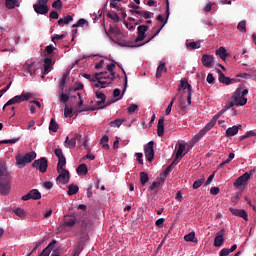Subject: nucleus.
Returning a JSON list of instances; mask_svg holds the SVG:
<instances>
[{
	"label": "nucleus",
	"mask_w": 256,
	"mask_h": 256,
	"mask_svg": "<svg viewBox=\"0 0 256 256\" xmlns=\"http://www.w3.org/2000/svg\"><path fill=\"white\" fill-rule=\"evenodd\" d=\"M67 161H58L57 173L59 176L56 178V181H59L61 185H67L69 183V172L65 169Z\"/></svg>",
	"instance_id": "f257e3e1"
},
{
	"label": "nucleus",
	"mask_w": 256,
	"mask_h": 256,
	"mask_svg": "<svg viewBox=\"0 0 256 256\" xmlns=\"http://www.w3.org/2000/svg\"><path fill=\"white\" fill-rule=\"evenodd\" d=\"M248 93H249L248 89H244V90L243 88L236 89V91L232 96L234 104L237 107H243V105H247V98L245 97V95H247Z\"/></svg>",
	"instance_id": "f03ea898"
},
{
	"label": "nucleus",
	"mask_w": 256,
	"mask_h": 256,
	"mask_svg": "<svg viewBox=\"0 0 256 256\" xmlns=\"http://www.w3.org/2000/svg\"><path fill=\"white\" fill-rule=\"evenodd\" d=\"M31 97H33V94L30 92L14 96L12 99L6 102L2 109L5 111V107H9V105H16V103H23V101H29Z\"/></svg>",
	"instance_id": "7ed1b4c3"
},
{
	"label": "nucleus",
	"mask_w": 256,
	"mask_h": 256,
	"mask_svg": "<svg viewBox=\"0 0 256 256\" xmlns=\"http://www.w3.org/2000/svg\"><path fill=\"white\" fill-rule=\"evenodd\" d=\"M49 0H37L33 5V9L37 15H47L49 13V6L47 5Z\"/></svg>",
	"instance_id": "20e7f679"
},
{
	"label": "nucleus",
	"mask_w": 256,
	"mask_h": 256,
	"mask_svg": "<svg viewBox=\"0 0 256 256\" xmlns=\"http://www.w3.org/2000/svg\"><path fill=\"white\" fill-rule=\"evenodd\" d=\"M11 176L6 178H0V194L1 195H9V191L11 189Z\"/></svg>",
	"instance_id": "39448f33"
},
{
	"label": "nucleus",
	"mask_w": 256,
	"mask_h": 256,
	"mask_svg": "<svg viewBox=\"0 0 256 256\" xmlns=\"http://www.w3.org/2000/svg\"><path fill=\"white\" fill-rule=\"evenodd\" d=\"M155 142L150 141L144 145V155L146 161H152L155 158V150L153 149Z\"/></svg>",
	"instance_id": "423d86ee"
},
{
	"label": "nucleus",
	"mask_w": 256,
	"mask_h": 256,
	"mask_svg": "<svg viewBox=\"0 0 256 256\" xmlns=\"http://www.w3.org/2000/svg\"><path fill=\"white\" fill-rule=\"evenodd\" d=\"M253 173H255V170H251L250 172H245L243 175L238 177L234 182V187L236 189H239V187H241L242 185H245V183H247V181L251 179V175H253Z\"/></svg>",
	"instance_id": "0eeeda50"
},
{
	"label": "nucleus",
	"mask_w": 256,
	"mask_h": 256,
	"mask_svg": "<svg viewBox=\"0 0 256 256\" xmlns=\"http://www.w3.org/2000/svg\"><path fill=\"white\" fill-rule=\"evenodd\" d=\"M219 117H221V115L216 114L207 124L206 126L200 130L199 132V136L203 137L204 135H206L207 133H209V131H211V129H213L217 123V120L219 119Z\"/></svg>",
	"instance_id": "6e6552de"
},
{
	"label": "nucleus",
	"mask_w": 256,
	"mask_h": 256,
	"mask_svg": "<svg viewBox=\"0 0 256 256\" xmlns=\"http://www.w3.org/2000/svg\"><path fill=\"white\" fill-rule=\"evenodd\" d=\"M219 117H221V115L216 114L207 124L206 126L200 130L199 132V136L203 137L204 135H206L207 133H209V131H211V129H213L217 123V120L219 119Z\"/></svg>",
	"instance_id": "1a4fd4ad"
},
{
	"label": "nucleus",
	"mask_w": 256,
	"mask_h": 256,
	"mask_svg": "<svg viewBox=\"0 0 256 256\" xmlns=\"http://www.w3.org/2000/svg\"><path fill=\"white\" fill-rule=\"evenodd\" d=\"M181 89L186 92L187 94V104L191 105V95H193V88L191 87V84L187 80H181Z\"/></svg>",
	"instance_id": "9d476101"
},
{
	"label": "nucleus",
	"mask_w": 256,
	"mask_h": 256,
	"mask_svg": "<svg viewBox=\"0 0 256 256\" xmlns=\"http://www.w3.org/2000/svg\"><path fill=\"white\" fill-rule=\"evenodd\" d=\"M202 65L207 69H212L215 66V57L209 54H203L201 58Z\"/></svg>",
	"instance_id": "9b49d317"
},
{
	"label": "nucleus",
	"mask_w": 256,
	"mask_h": 256,
	"mask_svg": "<svg viewBox=\"0 0 256 256\" xmlns=\"http://www.w3.org/2000/svg\"><path fill=\"white\" fill-rule=\"evenodd\" d=\"M30 199L38 201L41 199V192L37 189H32L26 195L22 196V201H29Z\"/></svg>",
	"instance_id": "f8f14e48"
},
{
	"label": "nucleus",
	"mask_w": 256,
	"mask_h": 256,
	"mask_svg": "<svg viewBox=\"0 0 256 256\" xmlns=\"http://www.w3.org/2000/svg\"><path fill=\"white\" fill-rule=\"evenodd\" d=\"M23 67L27 71V73H29L32 77H35L37 75V70L39 69L40 65L35 62H26Z\"/></svg>",
	"instance_id": "ddd939ff"
},
{
	"label": "nucleus",
	"mask_w": 256,
	"mask_h": 256,
	"mask_svg": "<svg viewBox=\"0 0 256 256\" xmlns=\"http://www.w3.org/2000/svg\"><path fill=\"white\" fill-rule=\"evenodd\" d=\"M138 36L135 39V43H139V41H144L145 37H147V31H149V26L140 25L137 28Z\"/></svg>",
	"instance_id": "4468645a"
},
{
	"label": "nucleus",
	"mask_w": 256,
	"mask_h": 256,
	"mask_svg": "<svg viewBox=\"0 0 256 256\" xmlns=\"http://www.w3.org/2000/svg\"><path fill=\"white\" fill-rule=\"evenodd\" d=\"M93 81H97L95 87H101V89H105L107 85H111L112 81H115V73L110 74V80H103V79H95Z\"/></svg>",
	"instance_id": "2eb2a0df"
},
{
	"label": "nucleus",
	"mask_w": 256,
	"mask_h": 256,
	"mask_svg": "<svg viewBox=\"0 0 256 256\" xmlns=\"http://www.w3.org/2000/svg\"><path fill=\"white\" fill-rule=\"evenodd\" d=\"M229 211L232 213V215H235V217H241L244 219V221H249V215L247 214V211L233 207H230Z\"/></svg>",
	"instance_id": "dca6fc26"
},
{
	"label": "nucleus",
	"mask_w": 256,
	"mask_h": 256,
	"mask_svg": "<svg viewBox=\"0 0 256 256\" xmlns=\"http://www.w3.org/2000/svg\"><path fill=\"white\" fill-rule=\"evenodd\" d=\"M225 228H222L220 232L217 233L214 239V247H221L225 243Z\"/></svg>",
	"instance_id": "f3484780"
},
{
	"label": "nucleus",
	"mask_w": 256,
	"mask_h": 256,
	"mask_svg": "<svg viewBox=\"0 0 256 256\" xmlns=\"http://www.w3.org/2000/svg\"><path fill=\"white\" fill-rule=\"evenodd\" d=\"M37 157V153L35 151H31L29 153H26L24 156L21 154L16 155V161H34V159Z\"/></svg>",
	"instance_id": "a211bd4d"
},
{
	"label": "nucleus",
	"mask_w": 256,
	"mask_h": 256,
	"mask_svg": "<svg viewBox=\"0 0 256 256\" xmlns=\"http://www.w3.org/2000/svg\"><path fill=\"white\" fill-rule=\"evenodd\" d=\"M32 167L34 169H38L40 173H47V167H49V164L47 161H34Z\"/></svg>",
	"instance_id": "6ab92c4d"
},
{
	"label": "nucleus",
	"mask_w": 256,
	"mask_h": 256,
	"mask_svg": "<svg viewBox=\"0 0 256 256\" xmlns=\"http://www.w3.org/2000/svg\"><path fill=\"white\" fill-rule=\"evenodd\" d=\"M11 177V172L7 168L5 161H0V179Z\"/></svg>",
	"instance_id": "aec40b11"
},
{
	"label": "nucleus",
	"mask_w": 256,
	"mask_h": 256,
	"mask_svg": "<svg viewBox=\"0 0 256 256\" xmlns=\"http://www.w3.org/2000/svg\"><path fill=\"white\" fill-rule=\"evenodd\" d=\"M217 73L219 74L218 80L220 83H223L224 85H231V83L235 82V79H231L225 76V74L220 69H217Z\"/></svg>",
	"instance_id": "412c9836"
},
{
	"label": "nucleus",
	"mask_w": 256,
	"mask_h": 256,
	"mask_svg": "<svg viewBox=\"0 0 256 256\" xmlns=\"http://www.w3.org/2000/svg\"><path fill=\"white\" fill-rule=\"evenodd\" d=\"M96 99H100V101H97L95 104V108L92 109V111H95V109H99V107H101L102 105H104L107 96H105V94L103 92H96Z\"/></svg>",
	"instance_id": "4be33fe9"
},
{
	"label": "nucleus",
	"mask_w": 256,
	"mask_h": 256,
	"mask_svg": "<svg viewBox=\"0 0 256 256\" xmlns=\"http://www.w3.org/2000/svg\"><path fill=\"white\" fill-rule=\"evenodd\" d=\"M157 135L158 137H163V135H165V118L164 117H161L158 120Z\"/></svg>",
	"instance_id": "5701e85b"
},
{
	"label": "nucleus",
	"mask_w": 256,
	"mask_h": 256,
	"mask_svg": "<svg viewBox=\"0 0 256 256\" xmlns=\"http://www.w3.org/2000/svg\"><path fill=\"white\" fill-rule=\"evenodd\" d=\"M175 165H177V162L173 161L171 165L166 167V169L162 173H160V179H162V181H165V178L167 177V175H169V173H171V171H173Z\"/></svg>",
	"instance_id": "b1692460"
},
{
	"label": "nucleus",
	"mask_w": 256,
	"mask_h": 256,
	"mask_svg": "<svg viewBox=\"0 0 256 256\" xmlns=\"http://www.w3.org/2000/svg\"><path fill=\"white\" fill-rule=\"evenodd\" d=\"M77 223V218L75 216H65L64 225L65 227H74Z\"/></svg>",
	"instance_id": "393cba45"
},
{
	"label": "nucleus",
	"mask_w": 256,
	"mask_h": 256,
	"mask_svg": "<svg viewBox=\"0 0 256 256\" xmlns=\"http://www.w3.org/2000/svg\"><path fill=\"white\" fill-rule=\"evenodd\" d=\"M163 73H167V67H165L164 62H161L157 67L156 79H161V77H163Z\"/></svg>",
	"instance_id": "a878e982"
},
{
	"label": "nucleus",
	"mask_w": 256,
	"mask_h": 256,
	"mask_svg": "<svg viewBox=\"0 0 256 256\" xmlns=\"http://www.w3.org/2000/svg\"><path fill=\"white\" fill-rule=\"evenodd\" d=\"M241 125L232 126L226 130V137H235L239 133V128Z\"/></svg>",
	"instance_id": "bb28decb"
},
{
	"label": "nucleus",
	"mask_w": 256,
	"mask_h": 256,
	"mask_svg": "<svg viewBox=\"0 0 256 256\" xmlns=\"http://www.w3.org/2000/svg\"><path fill=\"white\" fill-rule=\"evenodd\" d=\"M216 55H218V57L220 59H222V61H225L227 59V49H225V47L221 46L220 48H218L215 51Z\"/></svg>",
	"instance_id": "cd10ccee"
},
{
	"label": "nucleus",
	"mask_w": 256,
	"mask_h": 256,
	"mask_svg": "<svg viewBox=\"0 0 256 256\" xmlns=\"http://www.w3.org/2000/svg\"><path fill=\"white\" fill-rule=\"evenodd\" d=\"M53 67V60L51 58H45L44 59V75H47L49 73V69Z\"/></svg>",
	"instance_id": "c85d7f7f"
},
{
	"label": "nucleus",
	"mask_w": 256,
	"mask_h": 256,
	"mask_svg": "<svg viewBox=\"0 0 256 256\" xmlns=\"http://www.w3.org/2000/svg\"><path fill=\"white\" fill-rule=\"evenodd\" d=\"M184 240L187 241L188 243H199V240L197 237H195V232H190L189 234H186L184 236Z\"/></svg>",
	"instance_id": "c756f323"
},
{
	"label": "nucleus",
	"mask_w": 256,
	"mask_h": 256,
	"mask_svg": "<svg viewBox=\"0 0 256 256\" xmlns=\"http://www.w3.org/2000/svg\"><path fill=\"white\" fill-rule=\"evenodd\" d=\"M184 151H185V144H179L178 149L176 151L174 161H177L179 159H183V152Z\"/></svg>",
	"instance_id": "7c9ffc66"
},
{
	"label": "nucleus",
	"mask_w": 256,
	"mask_h": 256,
	"mask_svg": "<svg viewBox=\"0 0 256 256\" xmlns=\"http://www.w3.org/2000/svg\"><path fill=\"white\" fill-rule=\"evenodd\" d=\"M5 6L7 9H15L16 7H19V1L18 0H5Z\"/></svg>",
	"instance_id": "2f4dec72"
},
{
	"label": "nucleus",
	"mask_w": 256,
	"mask_h": 256,
	"mask_svg": "<svg viewBox=\"0 0 256 256\" xmlns=\"http://www.w3.org/2000/svg\"><path fill=\"white\" fill-rule=\"evenodd\" d=\"M71 21H73V16L67 15L58 20V25H69V23H71Z\"/></svg>",
	"instance_id": "473e14b6"
},
{
	"label": "nucleus",
	"mask_w": 256,
	"mask_h": 256,
	"mask_svg": "<svg viewBox=\"0 0 256 256\" xmlns=\"http://www.w3.org/2000/svg\"><path fill=\"white\" fill-rule=\"evenodd\" d=\"M76 172H77L78 175H87L89 170L87 169V165L86 164H80L77 167Z\"/></svg>",
	"instance_id": "72a5a7b5"
},
{
	"label": "nucleus",
	"mask_w": 256,
	"mask_h": 256,
	"mask_svg": "<svg viewBox=\"0 0 256 256\" xmlns=\"http://www.w3.org/2000/svg\"><path fill=\"white\" fill-rule=\"evenodd\" d=\"M94 79H105V80H110L111 79V73L109 72V74L107 72H100V73H96L94 75Z\"/></svg>",
	"instance_id": "f704fd0d"
},
{
	"label": "nucleus",
	"mask_w": 256,
	"mask_h": 256,
	"mask_svg": "<svg viewBox=\"0 0 256 256\" xmlns=\"http://www.w3.org/2000/svg\"><path fill=\"white\" fill-rule=\"evenodd\" d=\"M78 193H79V186L75 184H70L68 186V195L72 196V195H77Z\"/></svg>",
	"instance_id": "c9c22d12"
},
{
	"label": "nucleus",
	"mask_w": 256,
	"mask_h": 256,
	"mask_svg": "<svg viewBox=\"0 0 256 256\" xmlns=\"http://www.w3.org/2000/svg\"><path fill=\"white\" fill-rule=\"evenodd\" d=\"M109 136L105 135L100 140V145L102 146V149H105L106 151L109 149Z\"/></svg>",
	"instance_id": "e433bc0d"
},
{
	"label": "nucleus",
	"mask_w": 256,
	"mask_h": 256,
	"mask_svg": "<svg viewBox=\"0 0 256 256\" xmlns=\"http://www.w3.org/2000/svg\"><path fill=\"white\" fill-rule=\"evenodd\" d=\"M49 130L53 131V133H57V131H59V124H57V121L53 118L50 121Z\"/></svg>",
	"instance_id": "4c0bfd02"
},
{
	"label": "nucleus",
	"mask_w": 256,
	"mask_h": 256,
	"mask_svg": "<svg viewBox=\"0 0 256 256\" xmlns=\"http://www.w3.org/2000/svg\"><path fill=\"white\" fill-rule=\"evenodd\" d=\"M237 29L241 33H247V22L245 20L240 21L238 23Z\"/></svg>",
	"instance_id": "58836bf2"
},
{
	"label": "nucleus",
	"mask_w": 256,
	"mask_h": 256,
	"mask_svg": "<svg viewBox=\"0 0 256 256\" xmlns=\"http://www.w3.org/2000/svg\"><path fill=\"white\" fill-rule=\"evenodd\" d=\"M163 183H165V181L162 179H160V181L153 182L149 187V191H155V189H159Z\"/></svg>",
	"instance_id": "ea45409f"
},
{
	"label": "nucleus",
	"mask_w": 256,
	"mask_h": 256,
	"mask_svg": "<svg viewBox=\"0 0 256 256\" xmlns=\"http://www.w3.org/2000/svg\"><path fill=\"white\" fill-rule=\"evenodd\" d=\"M149 182V175L145 172L140 173V183L141 185H147Z\"/></svg>",
	"instance_id": "a19ab883"
},
{
	"label": "nucleus",
	"mask_w": 256,
	"mask_h": 256,
	"mask_svg": "<svg viewBox=\"0 0 256 256\" xmlns=\"http://www.w3.org/2000/svg\"><path fill=\"white\" fill-rule=\"evenodd\" d=\"M54 153H55L56 157L58 158V161H66L65 155H63V150L58 148L54 151Z\"/></svg>",
	"instance_id": "79ce46f5"
},
{
	"label": "nucleus",
	"mask_w": 256,
	"mask_h": 256,
	"mask_svg": "<svg viewBox=\"0 0 256 256\" xmlns=\"http://www.w3.org/2000/svg\"><path fill=\"white\" fill-rule=\"evenodd\" d=\"M168 19L169 18H167V15H166V20L163 22V24L158 29H157V27L152 28V33L154 35H157L158 33H161L163 27H165V25H167V20Z\"/></svg>",
	"instance_id": "37998d69"
},
{
	"label": "nucleus",
	"mask_w": 256,
	"mask_h": 256,
	"mask_svg": "<svg viewBox=\"0 0 256 256\" xmlns=\"http://www.w3.org/2000/svg\"><path fill=\"white\" fill-rule=\"evenodd\" d=\"M186 46L190 49H201V42L199 41L189 42L186 44Z\"/></svg>",
	"instance_id": "c03bdc74"
},
{
	"label": "nucleus",
	"mask_w": 256,
	"mask_h": 256,
	"mask_svg": "<svg viewBox=\"0 0 256 256\" xmlns=\"http://www.w3.org/2000/svg\"><path fill=\"white\" fill-rule=\"evenodd\" d=\"M177 101V97H173L170 103L168 104L165 113L166 115H171V109H173V104Z\"/></svg>",
	"instance_id": "a18cd8bd"
},
{
	"label": "nucleus",
	"mask_w": 256,
	"mask_h": 256,
	"mask_svg": "<svg viewBox=\"0 0 256 256\" xmlns=\"http://www.w3.org/2000/svg\"><path fill=\"white\" fill-rule=\"evenodd\" d=\"M107 17L109 19H112V21H114L115 23H119V21H121V18H119V15L117 13L112 14L108 12Z\"/></svg>",
	"instance_id": "49530a36"
},
{
	"label": "nucleus",
	"mask_w": 256,
	"mask_h": 256,
	"mask_svg": "<svg viewBox=\"0 0 256 256\" xmlns=\"http://www.w3.org/2000/svg\"><path fill=\"white\" fill-rule=\"evenodd\" d=\"M14 213H15V215H17L18 217H26V215H27V212H25V210L23 209V208H16L15 210H14Z\"/></svg>",
	"instance_id": "de8ad7c7"
},
{
	"label": "nucleus",
	"mask_w": 256,
	"mask_h": 256,
	"mask_svg": "<svg viewBox=\"0 0 256 256\" xmlns=\"http://www.w3.org/2000/svg\"><path fill=\"white\" fill-rule=\"evenodd\" d=\"M203 183H205V178H200L193 183L192 187H193V189H199V187H201V185H203Z\"/></svg>",
	"instance_id": "09e8293b"
},
{
	"label": "nucleus",
	"mask_w": 256,
	"mask_h": 256,
	"mask_svg": "<svg viewBox=\"0 0 256 256\" xmlns=\"http://www.w3.org/2000/svg\"><path fill=\"white\" fill-rule=\"evenodd\" d=\"M65 145H67V147L73 148L75 147V145H77V142H75V139L73 138L69 140V136H67L65 140Z\"/></svg>",
	"instance_id": "8fccbe9b"
},
{
	"label": "nucleus",
	"mask_w": 256,
	"mask_h": 256,
	"mask_svg": "<svg viewBox=\"0 0 256 256\" xmlns=\"http://www.w3.org/2000/svg\"><path fill=\"white\" fill-rule=\"evenodd\" d=\"M81 251H83V245L81 243L77 244V246L74 248V254L73 256H79L81 255Z\"/></svg>",
	"instance_id": "3c124183"
},
{
	"label": "nucleus",
	"mask_w": 256,
	"mask_h": 256,
	"mask_svg": "<svg viewBox=\"0 0 256 256\" xmlns=\"http://www.w3.org/2000/svg\"><path fill=\"white\" fill-rule=\"evenodd\" d=\"M89 25L87 20H85L84 18H81L80 20H78V22L76 24H74L72 27L73 28H77V27H83V25Z\"/></svg>",
	"instance_id": "603ef678"
},
{
	"label": "nucleus",
	"mask_w": 256,
	"mask_h": 256,
	"mask_svg": "<svg viewBox=\"0 0 256 256\" xmlns=\"http://www.w3.org/2000/svg\"><path fill=\"white\" fill-rule=\"evenodd\" d=\"M110 127H119L120 125H123V120L122 119H116L114 121H111L109 123Z\"/></svg>",
	"instance_id": "864d4df0"
},
{
	"label": "nucleus",
	"mask_w": 256,
	"mask_h": 256,
	"mask_svg": "<svg viewBox=\"0 0 256 256\" xmlns=\"http://www.w3.org/2000/svg\"><path fill=\"white\" fill-rule=\"evenodd\" d=\"M53 9H63V2L61 0H56L52 3Z\"/></svg>",
	"instance_id": "5fc2aeb1"
},
{
	"label": "nucleus",
	"mask_w": 256,
	"mask_h": 256,
	"mask_svg": "<svg viewBox=\"0 0 256 256\" xmlns=\"http://www.w3.org/2000/svg\"><path fill=\"white\" fill-rule=\"evenodd\" d=\"M128 113H135V111H139V106L137 104H131L127 108Z\"/></svg>",
	"instance_id": "6e6d98bb"
},
{
	"label": "nucleus",
	"mask_w": 256,
	"mask_h": 256,
	"mask_svg": "<svg viewBox=\"0 0 256 256\" xmlns=\"http://www.w3.org/2000/svg\"><path fill=\"white\" fill-rule=\"evenodd\" d=\"M108 33H112L113 35H121V30H119L118 27H113V26H111V27L109 28Z\"/></svg>",
	"instance_id": "4d7b16f0"
},
{
	"label": "nucleus",
	"mask_w": 256,
	"mask_h": 256,
	"mask_svg": "<svg viewBox=\"0 0 256 256\" xmlns=\"http://www.w3.org/2000/svg\"><path fill=\"white\" fill-rule=\"evenodd\" d=\"M61 39H65V34H62V35L56 34L52 36L53 43H55V41H61Z\"/></svg>",
	"instance_id": "13d9d810"
},
{
	"label": "nucleus",
	"mask_w": 256,
	"mask_h": 256,
	"mask_svg": "<svg viewBox=\"0 0 256 256\" xmlns=\"http://www.w3.org/2000/svg\"><path fill=\"white\" fill-rule=\"evenodd\" d=\"M60 101L61 103H67V101H69V95L62 92L60 94Z\"/></svg>",
	"instance_id": "bf43d9fd"
},
{
	"label": "nucleus",
	"mask_w": 256,
	"mask_h": 256,
	"mask_svg": "<svg viewBox=\"0 0 256 256\" xmlns=\"http://www.w3.org/2000/svg\"><path fill=\"white\" fill-rule=\"evenodd\" d=\"M73 114V109L71 108H67V106L64 109V117H71V115Z\"/></svg>",
	"instance_id": "052dcab7"
},
{
	"label": "nucleus",
	"mask_w": 256,
	"mask_h": 256,
	"mask_svg": "<svg viewBox=\"0 0 256 256\" xmlns=\"http://www.w3.org/2000/svg\"><path fill=\"white\" fill-rule=\"evenodd\" d=\"M206 81L207 83H209V85H213V83H215V77H213V75L209 73L207 75Z\"/></svg>",
	"instance_id": "680f3d73"
},
{
	"label": "nucleus",
	"mask_w": 256,
	"mask_h": 256,
	"mask_svg": "<svg viewBox=\"0 0 256 256\" xmlns=\"http://www.w3.org/2000/svg\"><path fill=\"white\" fill-rule=\"evenodd\" d=\"M221 189H219V187H212L210 189V195H219Z\"/></svg>",
	"instance_id": "e2e57ef3"
},
{
	"label": "nucleus",
	"mask_w": 256,
	"mask_h": 256,
	"mask_svg": "<svg viewBox=\"0 0 256 256\" xmlns=\"http://www.w3.org/2000/svg\"><path fill=\"white\" fill-rule=\"evenodd\" d=\"M115 61H113V63H111V64H109L108 66H107V69H108V71H109V73H110V75H112V73H115L114 71H115V63H114Z\"/></svg>",
	"instance_id": "0e129e2a"
},
{
	"label": "nucleus",
	"mask_w": 256,
	"mask_h": 256,
	"mask_svg": "<svg viewBox=\"0 0 256 256\" xmlns=\"http://www.w3.org/2000/svg\"><path fill=\"white\" fill-rule=\"evenodd\" d=\"M228 255H231V251L229 250V248H223L220 251V256H228Z\"/></svg>",
	"instance_id": "69168bd1"
},
{
	"label": "nucleus",
	"mask_w": 256,
	"mask_h": 256,
	"mask_svg": "<svg viewBox=\"0 0 256 256\" xmlns=\"http://www.w3.org/2000/svg\"><path fill=\"white\" fill-rule=\"evenodd\" d=\"M49 17H50V19H59V13H57V11L53 10L50 12Z\"/></svg>",
	"instance_id": "338daca9"
},
{
	"label": "nucleus",
	"mask_w": 256,
	"mask_h": 256,
	"mask_svg": "<svg viewBox=\"0 0 256 256\" xmlns=\"http://www.w3.org/2000/svg\"><path fill=\"white\" fill-rule=\"evenodd\" d=\"M51 255V250H49V248H45L39 256H49Z\"/></svg>",
	"instance_id": "774afa93"
}]
</instances>
